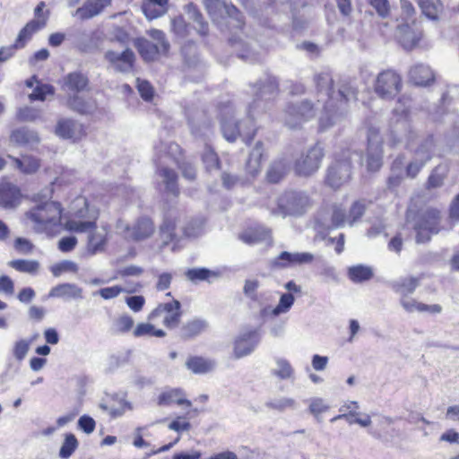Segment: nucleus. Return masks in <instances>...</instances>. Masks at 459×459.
Returning a JSON list of instances; mask_svg holds the SVG:
<instances>
[{
	"mask_svg": "<svg viewBox=\"0 0 459 459\" xmlns=\"http://www.w3.org/2000/svg\"><path fill=\"white\" fill-rule=\"evenodd\" d=\"M410 81L416 85L426 86L435 79L432 69L424 64H416L410 69Z\"/></svg>",
	"mask_w": 459,
	"mask_h": 459,
	"instance_id": "obj_31",
	"label": "nucleus"
},
{
	"mask_svg": "<svg viewBox=\"0 0 459 459\" xmlns=\"http://www.w3.org/2000/svg\"><path fill=\"white\" fill-rule=\"evenodd\" d=\"M366 205L364 201H356L353 203L350 209V212L347 218L349 225H353L359 221L365 212Z\"/></svg>",
	"mask_w": 459,
	"mask_h": 459,
	"instance_id": "obj_64",
	"label": "nucleus"
},
{
	"mask_svg": "<svg viewBox=\"0 0 459 459\" xmlns=\"http://www.w3.org/2000/svg\"><path fill=\"white\" fill-rule=\"evenodd\" d=\"M175 221L170 219L169 216H165L164 221L160 226V234L164 238L165 243L173 240L175 237Z\"/></svg>",
	"mask_w": 459,
	"mask_h": 459,
	"instance_id": "obj_63",
	"label": "nucleus"
},
{
	"mask_svg": "<svg viewBox=\"0 0 459 459\" xmlns=\"http://www.w3.org/2000/svg\"><path fill=\"white\" fill-rule=\"evenodd\" d=\"M310 206V200L303 192H285L278 200V208L273 212L275 214L285 216H300L306 212Z\"/></svg>",
	"mask_w": 459,
	"mask_h": 459,
	"instance_id": "obj_9",
	"label": "nucleus"
},
{
	"mask_svg": "<svg viewBox=\"0 0 459 459\" xmlns=\"http://www.w3.org/2000/svg\"><path fill=\"white\" fill-rule=\"evenodd\" d=\"M278 86L276 78L271 75H266L264 80L253 85L255 99L248 106L247 117L244 121L237 122L234 119L235 110L231 103L221 107V129L228 142H235L238 136H240L246 144L252 142L256 132L255 117L265 111L270 101L274 100L278 93Z\"/></svg>",
	"mask_w": 459,
	"mask_h": 459,
	"instance_id": "obj_2",
	"label": "nucleus"
},
{
	"mask_svg": "<svg viewBox=\"0 0 459 459\" xmlns=\"http://www.w3.org/2000/svg\"><path fill=\"white\" fill-rule=\"evenodd\" d=\"M273 376L281 380L294 378L295 370L289 360L283 358L275 359V367L271 370Z\"/></svg>",
	"mask_w": 459,
	"mask_h": 459,
	"instance_id": "obj_44",
	"label": "nucleus"
},
{
	"mask_svg": "<svg viewBox=\"0 0 459 459\" xmlns=\"http://www.w3.org/2000/svg\"><path fill=\"white\" fill-rule=\"evenodd\" d=\"M314 82L317 94V103H322L323 114L319 117V130L325 131L333 126L329 122L330 115L335 107V91L333 89V77L329 72L315 75Z\"/></svg>",
	"mask_w": 459,
	"mask_h": 459,
	"instance_id": "obj_5",
	"label": "nucleus"
},
{
	"mask_svg": "<svg viewBox=\"0 0 459 459\" xmlns=\"http://www.w3.org/2000/svg\"><path fill=\"white\" fill-rule=\"evenodd\" d=\"M440 220V212L430 208L426 210L419 218L414 229L417 232L416 240L418 243H424L430 239L432 234L439 231L438 224Z\"/></svg>",
	"mask_w": 459,
	"mask_h": 459,
	"instance_id": "obj_16",
	"label": "nucleus"
},
{
	"mask_svg": "<svg viewBox=\"0 0 459 459\" xmlns=\"http://www.w3.org/2000/svg\"><path fill=\"white\" fill-rule=\"evenodd\" d=\"M67 105L71 109L82 115L93 114L97 109L96 101L92 98L83 99L79 95L68 97Z\"/></svg>",
	"mask_w": 459,
	"mask_h": 459,
	"instance_id": "obj_33",
	"label": "nucleus"
},
{
	"mask_svg": "<svg viewBox=\"0 0 459 459\" xmlns=\"http://www.w3.org/2000/svg\"><path fill=\"white\" fill-rule=\"evenodd\" d=\"M348 216L345 210L340 205H333L330 218L325 212H320L316 218V224L323 230H333L343 227Z\"/></svg>",
	"mask_w": 459,
	"mask_h": 459,
	"instance_id": "obj_22",
	"label": "nucleus"
},
{
	"mask_svg": "<svg viewBox=\"0 0 459 459\" xmlns=\"http://www.w3.org/2000/svg\"><path fill=\"white\" fill-rule=\"evenodd\" d=\"M372 415L377 418L376 426L368 429V434L373 438L382 442H389L395 436L399 435V430L394 428L389 429L395 421V418H392L377 412H372Z\"/></svg>",
	"mask_w": 459,
	"mask_h": 459,
	"instance_id": "obj_19",
	"label": "nucleus"
},
{
	"mask_svg": "<svg viewBox=\"0 0 459 459\" xmlns=\"http://www.w3.org/2000/svg\"><path fill=\"white\" fill-rule=\"evenodd\" d=\"M260 281L257 279H247L243 286L244 295L254 302L258 301V289Z\"/></svg>",
	"mask_w": 459,
	"mask_h": 459,
	"instance_id": "obj_59",
	"label": "nucleus"
},
{
	"mask_svg": "<svg viewBox=\"0 0 459 459\" xmlns=\"http://www.w3.org/2000/svg\"><path fill=\"white\" fill-rule=\"evenodd\" d=\"M188 117V123L191 128L192 134L195 138H203L209 135L211 133V123L204 118V114L200 112L197 114L196 117Z\"/></svg>",
	"mask_w": 459,
	"mask_h": 459,
	"instance_id": "obj_38",
	"label": "nucleus"
},
{
	"mask_svg": "<svg viewBox=\"0 0 459 459\" xmlns=\"http://www.w3.org/2000/svg\"><path fill=\"white\" fill-rule=\"evenodd\" d=\"M404 159V155H399L392 163L391 175L387 180L390 189L399 186L403 179Z\"/></svg>",
	"mask_w": 459,
	"mask_h": 459,
	"instance_id": "obj_41",
	"label": "nucleus"
},
{
	"mask_svg": "<svg viewBox=\"0 0 459 459\" xmlns=\"http://www.w3.org/2000/svg\"><path fill=\"white\" fill-rule=\"evenodd\" d=\"M397 37L405 49H411L420 39V32L413 30L408 23L398 25Z\"/></svg>",
	"mask_w": 459,
	"mask_h": 459,
	"instance_id": "obj_35",
	"label": "nucleus"
},
{
	"mask_svg": "<svg viewBox=\"0 0 459 459\" xmlns=\"http://www.w3.org/2000/svg\"><path fill=\"white\" fill-rule=\"evenodd\" d=\"M402 78L393 69L380 72L374 83L376 94L383 100L394 99L402 90Z\"/></svg>",
	"mask_w": 459,
	"mask_h": 459,
	"instance_id": "obj_11",
	"label": "nucleus"
},
{
	"mask_svg": "<svg viewBox=\"0 0 459 459\" xmlns=\"http://www.w3.org/2000/svg\"><path fill=\"white\" fill-rule=\"evenodd\" d=\"M186 9L189 19L195 23V28L197 32L202 36L207 35L209 30L208 23L204 21L196 5L191 3L186 5Z\"/></svg>",
	"mask_w": 459,
	"mask_h": 459,
	"instance_id": "obj_46",
	"label": "nucleus"
},
{
	"mask_svg": "<svg viewBox=\"0 0 459 459\" xmlns=\"http://www.w3.org/2000/svg\"><path fill=\"white\" fill-rule=\"evenodd\" d=\"M447 171L448 169L446 165L440 164L437 166L429 177L427 183L428 188H436L442 186Z\"/></svg>",
	"mask_w": 459,
	"mask_h": 459,
	"instance_id": "obj_52",
	"label": "nucleus"
},
{
	"mask_svg": "<svg viewBox=\"0 0 459 459\" xmlns=\"http://www.w3.org/2000/svg\"><path fill=\"white\" fill-rule=\"evenodd\" d=\"M422 13L430 20H436L442 11V4L439 0H416Z\"/></svg>",
	"mask_w": 459,
	"mask_h": 459,
	"instance_id": "obj_48",
	"label": "nucleus"
},
{
	"mask_svg": "<svg viewBox=\"0 0 459 459\" xmlns=\"http://www.w3.org/2000/svg\"><path fill=\"white\" fill-rule=\"evenodd\" d=\"M33 339L17 340L12 348V355L18 363H21L27 356Z\"/></svg>",
	"mask_w": 459,
	"mask_h": 459,
	"instance_id": "obj_50",
	"label": "nucleus"
},
{
	"mask_svg": "<svg viewBox=\"0 0 459 459\" xmlns=\"http://www.w3.org/2000/svg\"><path fill=\"white\" fill-rule=\"evenodd\" d=\"M204 221L196 218L190 221L184 228V234L188 238H196L204 232Z\"/></svg>",
	"mask_w": 459,
	"mask_h": 459,
	"instance_id": "obj_58",
	"label": "nucleus"
},
{
	"mask_svg": "<svg viewBox=\"0 0 459 459\" xmlns=\"http://www.w3.org/2000/svg\"><path fill=\"white\" fill-rule=\"evenodd\" d=\"M56 134L63 138L77 142L86 135L84 126L73 119H63L57 123Z\"/></svg>",
	"mask_w": 459,
	"mask_h": 459,
	"instance_id": "obj_24",
	"label": "nucleus"
},
{
	"mask_svg": "<svg viewBox=\"0 0 459 459\" xmlns=\"http://www.w3.org/2000/svg\"><path fill=\"white\" fill-rule=\"evenodd\" d=\"M420 278L414 276L400 277L389 283L391 289L400 295V298L412 294L420 285Z\"/></svg>",
	"mask_w": 459,
	"mask_h": 459,
	"instance_id": "obj_28",
	"label": "nucleus"
},
{
	"mask_svg": "<svg viewBox=\"0 0 459 459\" xmlns=\"http://www.w3.org/2000/svg\"><path fill=\"white\" fill-rule=\"evenodd\" d=\"M8 265L20 273L35 275L38 273L40 264L36 260L15 259L8 263Z\"/></svg>",
	"mask_w": 459,
	"mask_h": 459,
	"instance_id": "obj_47",
	"label": "nucleus"
},
{
	"mask_svg": "<svg viewBox=\"0 0 459 459\" xmlns=\"http://www.w3.org/2000/svg\"><path fill=\"white\" fill-rule=\"evenodd\" d=\"M240 240L244 243L253 246L271 240L270 230L264 227H255L245 230L239 235Z\"/></svg>",
	"mask_w": 459,
	"mask_h": 459,
	"instance_id": "obj_34",
	"label": "nucleus"
},
{
	"mask_svg": "<svg viewBox=\"0 0 459 459\" xmlns=\"http://www.w3.org/2000/svg\"><path fill=\"white\" fill-rule=\"evenodd\" d=\"M207 327L208 323L206 320L202 318H193L186 322L181 326L179 334L182 339H192L204 332Z\"/></svg>",
	"mask_w": 459,
	"mask_h": 459,
	"instance_id": "obj_37",
	"label": "nucleus"
},
{
	"mask_svg": "<svg viewBox=\"0 0 459 459\" xmlns=\"http://www.w3.org/2000/svg\"><path fill=\"white\" fill-rule=\"evenodd\" d=\"M74 219L65 223V229L71 232L87 233V242L82 254L84 257H91L105 251L108 241L109 229L107 225L97 227L98 211L89 205L86 198L77 197L73 203Z\"/></svg>",
	"mask_w": 459,
	"mask_h": 459,
	"instance_id": "obj_4",
	"label": "nucleus"
},
{
	"mask_svg": "<svg viewBox=\"0 0 459 459\" xmlns=\"http://www.w3.org/2000/svg\"><path fill=\"white\" fill-rule=\"evenodd\" d=\"M358 89L354 81L343 79L335 91V107L330 115L329 122L334 125L343 115L348 102L357 100Z\"/></svg>",
	"mask_w": 459,
	"mask_h": 459,
	"instance_id": "obj_14",
	"label": "nucleus"
},
{
	"mask_svg": "<svg viewBox=\"0 0 459 459\" xmlns=\"http://www.w3.org/2000/svg\"><path fill=\"white\" fill-rule=\"evenodd\" d=\"M314 255L309 252L290 253L282 251L272 261V267L276 269L309 264L314 261Z\"/></svg>",
	"mask_w": 459,
	"mask_h": 459,
	"instance_id": "obj_21",
	"label": "nucleus"
},
{
	"mask_svg": "<svg viewBox=\"0 0 459 459\" xmlns=\"http://www.w3.org/2000/svg\"><path fill=\"white\" fill-rule=\"evenodd\" d=\"M88 76L82 72L74 71L67 74L62 80L61 88L70 97L78 95L88 89Z\"/></svg>",
	"mask_w": 459,
	"mask_h": 459,
	"instance_id": "obj_23",
	"label": "nucleus"
},
{
	"mask_svg": "<svg viewBox=\"0 0 459 459\" xmlns=\"http://www.w3.org/2000/svg\"><path fill=\"white\" fill-rule=\"evenodd\" d=\"M61 204L57 202H46L26 212V217L34 224L37 232H44L60 223Z\"/></svg>",
	"mask_w": 459,
	"mask_h": 459,
	"instance_id": "obj_7",
	"label": "nucleus"
},
{
	"mask_svg": "<svg viewBox=\"0 0 459 459\" xmlns=\"http://www.w3.org/2000/svg\"><path fill=\"white\" fill-rule=\"evenodd\" d=\"M105 58L116 70L122 73H128L133 69L135 55L130 48H126L121 53L108 50L105 53Z\"/></svg>",
	"mask_w": 459,
	"mask_h": 459,
	"instance_id": "obj_25",
	"label": "nucleus"
},
{
	"mask_svg": "<svg viewBox=\"0 0 459 459\" xmlns=\"http://www.w3.org/2000/svg\"><path fill=\"white\" fill-rule=\"evenodd\" d=\"M374 275L373 269L365 264H357L349 267L348 277L355 283L369 281Z\"/></svg>",
	"mask_w": 459,
	"mask_h": 459,
	"instance_id": "obj_45",
	"label": "nucleus"
},
{
	"mask_svg": "<svg viewBox=\"0 0 459 459\" xmlns=\"http://www.w3.org/2000/svg\"><path fill=\"white\" fill-rule=\"evenodd\" d=\"M158 174L165 185V190L168 194L178 196L179 193L178 186V175L175 170L167 167L159 166Z\"/></svg>",
	"mask_w": 459,
	"mask_h": 459,
	"instance_id": "obj_39",
	"label": "nucleus"
},
{
	"mask_svg": "<svg viewBox=\"0 0 459 459\" xmlns=\"http://www.w3.org/2000/svg\"><path fill=\"white\" fill-rule=\"evenodd\" d=\"M352 156H356L361 160V155L359 152H351L350 150L343 151L340 157L335 156L333 162L327 169L325 178L326 184L332 188H339L350 180Z\"/></svg>",
	"mask_w": 459,
	"mask_h": 459,
	"instance_id": "obj_8",
	"label": "nucleus"
},
{
	"mask_svg": "<svg viewBox=\"0 0 459 459\" xmlns=\"http://www.w3.org/2000/svg\"><path fill=\"white\" fill-rule=\"evenodd\" d=\"M295 302L294 296L290 292L282 293L280 297L279 303L272 310L273 316H278L288 313Z\"/></svg>",
	"mask_w": 459,
	"mask_h": 459,
	"instance_id": "obj_53",
	"label": "nucleus"
},
{
	"mask_svg": "<svg viewBox=\"0 0 459 459\" xmlns=\"http://www.w3.org/2000/svg\"><path fill=\"white\" fill-rule=\"evenodd\" d=\"M151 38H137L134 40V45L138 50L142 58L146 62L157 60L161 56H166L170 48V44L168 41L165 33L157 29H152L147 31Z\"/></svg>",
	"mask_w": 459,
	"mask_h": 459,
	"instance_id": "obj_6",
	"label": "nucleus"
},
{
	"mask_svg": "<svg viewBox=\"0 0 459 459\" xmlns=\"http://www.w3.org/2000/svg\"><path fill=\"white\" fill-rule=\"evenodd\" d=\"M180 302L173 300L171 302L160 304L152 313L149 315V320H155L157 317L161 316L163 318L162 324L169 329L176 328L180 321Z\"/></svg>",
	"mask_w": 459,
	"mask_h": 459,
	"instance_id": "obj_18",
	"label": "nucleus"
},
{
	"mask_svg": "<svg viewBox=\"0 0 459 459\" xmlns=\"http://www.w3.org/2000/svg\"><path fill=\"white\" fill-rule=\"evenodd\" d=\"M111 4V0H86L84 4L75 11V15L81 20L91 19Z\"/></svg>",
	"mask_w": 459,
	"mask_h": 459,
	"instance_id": "obj_27",
	"label": "nucleus"
},
{
	"mask_svg": "<svg viewBox=\"0 0 459 459\" xmlns=\"http://www.w3.org/2000/svg\"><path fill=\"white\" fill-rule=\"evenodd\" d=\"M202 160L207 170L219 168V158L216 152L211 148V146L207 144L205 145L202 154Z\"/></svg>",
	"mask_w": 459,
	"mask_h": 459,
	"instance_id": "obj_60",
	"label": "nucleus"
},
{
	"mask_svg": "<svg viewBox=\"0 0 459 459\" xmlns=\"http://www.w3.org/2000/svg\"><path fill=\"white\" fill-rule=\"evenodd\" d=\"M289 169L290 163L284 158L273 161L266 174L268 181L271 183H278L285 176Z\"/></svg>",
	"mask_w": 459,
	"mask_h": 459,
	"instance_id": "obj_42",
	"label": "nucleus"
},
{
	"mask_svg": "<svg viewBox=\"0 0 459 459\" xmlns=\"http://www.w3.org/2000/svg\"><path fill=\"white\" fill-rule=\"evenodd\" d=\"M134 337H143V336H155V337H164L166 333L161 329H155L153 325L150 323H141L136 325L134 329Z\"/></svg>",
	"mask_w": 459,
	"mask_h": 459,
	"instance_id": "obj_54",
	"label": "nucleus"
},
{
	"mask_svg": "<svg viewBox=\"0 0 459 459\" xmlns=\"http://www.w3.org/2000/svg\"><path fill=\"white\" fill-rule=\"evenodd\" d=\"M382 138L379 130L374 126L368 129V148L366 166L368 171H377L383 164Z\"/></svg>",
	"mask_w": 459,
	"mask_h": 459,
	"instance_id": "obj_17",
	"label": "nucleus"
},
{
	"mask_svg": "<svg viewBox=\"0 0 459 459\" xmlns=\"http://www.w3.org/2000/svg\"><path fill=\"white\" fill-rule=\"evenodd\" d=\"M182 389L175 388L161 393L158 397V404L160 406H168L174 403L178 405L191 406V402L185 399Z\"/></svg>",
	"mask_w": 459,
	"mask_h": 459,
	"instance_id": "obj_40",
	"label": "nucleus"
},
{
	"mask_svg": "<svg viewBox=\"0 0 459 459\" xmlns=\"http://www.w3.org/2000/svg\"><path fill=\"white\" fill-rule=\"evenodd\" d=\"M10 142L17 146H27L39 143V137L36 131L22 126L12 131Z\"/></svg>",
	"mask_w": 459,
	"mask_h": 459,
	"instance_id": "obj_29",
	"label": "nucleus"
},
{
	"mask_svg": "<svg viewBox=\"0 0 459 459\" xmlns=\"http://www.w3.org/2000/svg\"><path fill=\"white\" fill-rule=\"evenodd\" d=\"M411 100L407 96L398 99L393 110L394 123L391 126L387 144L395 148L403 144L404 148L412 153V160L403 168L407 178H414L431 160L433 155L441 156L445 152L455 151L459 153V134H453L446 138V151H440L435 143L433 135L420 137L414 129L411 118Z\"/></svg>",
	"mask_w": 459,
	"mask_h": 459,
	"instance_id": "obj_1",
	"label": "nucleus"
},
{
	"mask_svg": "<svg viewBox=\"0 0 459 459\" xmlns=\"http://www.w3.org/2000/svg\"><path fill=\"white\" fill-rule=\"evenodd\" d=\"M7 157L13 160L17 169L26 175L36 173L41 165L39 158L30 154L22 155L21 158H16L12 155H8Z\"/></svg>",
	"mask_w": 459,
	"mask_h": 459,
	"instance_id": "obj_32",
	"label": "nucleus"
},
{
	"mask_svg": "<svg viewBox=\"0 0 459 459\" xmlns=\"http://www.w3.org/2000/svg\"><path fill=\"white\" fill-rule=\"evenodd\" d=\"M167 4L162 3H156L155 1L146 0L143 4V12L146 18L153 20L160 17L167 12Z\"/></svg>",
	"mask_w": 459,
	"mask_h": 459,
	"instance_id": "obj_49",
	"label": "nucleus"
},
{
	"mask_svg": "<svg viewBox=\"0 0 459 459\" xmlns=\"http://www.w3.org/2000/svg\"><path fill=\"white\" fill-rule=\"evenodd\" d=\"M54 93L55 88L51 84L39 82L33 91L29 95V99L31 101H44L47 95H54Z\"/></svg>",
	"mask_w": 459,
	"mask_h": 459,
	"instance_id": "obj_56",
	"label": "nucleus"
},
{
	"mask_svg": "<svg viewBox=\"0 0 459 459\" xmlns=\"http://www.w3.org/2000/svg\"><path fill=\"white\" fill-rule=\"evenodd\" d=\"M78 270L77 264L71 260H64L50 267V271L55 277H59L64 273H77Z\"/></svg>",
	"mask_w": 459,
	"mask_h": 459,
	"instance_id": "obj_57",
	"label": "nucleus"
},
{
	"mask_svg": "<svg viewBox=\"0 0 459 459\" xmlns=\"http://www.w3.org/2000/svg\"><path fill=\"white\" fill-rule=\"evenodd\" d=\"M330 406L325 402L324 399L316 397L309 400V412L320 421V414L328 411Z\"/></svg>",
	"mask_w": 459,
	"mask_h": 459,
	"instance_id": "obj_62",
	"label": "nucleus"
},
{
	"mask_svg": "<svg viewBox=\"0 0 459 459\" xmlns=\"http://www.w3.org/2000/svg\"><path fill=\"white\" fill-rule=\"evenodd\" d=\"M78 446V441L75 436L72 433H68L65 437V440L59 450V456L62 459H68Z\"/></svg>",
	"mask_w": 459,
	"mask_h": 459,
	"instance_id": "obj_55",
	"label": "nucleus"
},
{
	"mask_svg": "<svg viewBox=\"0 0 459 459\" xmlns=\"http://www.w3.org/2000/svg\"><path fill=\"white\" fill-rule=\"evenodd\" d=\"M265 405L270 409L282 411L288 408H294L296 402L294 399L290 397H281L268 401Z\"/></svg>",
	"mask_w": 459,
	"mask_h": 459,
	"instance_id": "obj_61",
	"label": "nucleus"
},
{
	"mask_svg": "<svg viewBox=\"0 0 459 459\" xmlns=\"http://www.w3.org/2000/svg\"><path fill=\"white\" fill-rule=\"evenodd\" d=\"M117 229L124 234L126 238L132 239L134 241L146 239L150 238L155 230L152 221L146 216L138 218L133 226H130L123 220H118L117 222Z\"/></svg>",
	"mask_w": 459,
	"mask_h": 459,
	"instance_id": "obj_15",
	"label": "nucleus"
},
{
	"mask_svg": "<svg viewBox=\"0 0 459 459\" xmlns=\"http://www.w3.org/2000/svg\"><path fill=\"white\" fill-rule=\"evenodd\" d=\"M158 160L165 157L171 158L182 171V175L188 180L195 178V169L189 163L183 161L181 159V148L176 143H160L154 147Z\"/></svg>",
	"mask_w": 459,
	"mask_h": 459,
	"instance_id": "obj_12",
	"label": "nucleus"
},
{
	"mask_svg": "<svg viewBox=\"0 0 459 459\" xmlns=\"http://www.w3.org/2000/svg\"><path fill=\"white\" fill-rule=\"evenodd\" d=\"M21 189L10 182L0 183V206L4 209H15L22 202Z\"/></svg>",
	"mask_w": 459,
	"mask_h": 459,
	"instance_id": "obj_26",
	"label": "nucleus"
},
{
	"mask_svg": "<svg viewBox=\"0 0 459 459\" xmlns=\"http://www.w3.org/2000/svg\"><path fill=\"white\" fill-rule=\"evenodd\" d=\"M318 106L317 104L316 107L307 100L288 105L284 116L285 125L291 129L299 127L303 123L315 117Z\"/></svg>",
	"mask_w": 459,
	"mask_h": 459,
	"instance_id": "obj_10",
	"label": "nucleus"
},
{
	"mask_svg": "<svg viewBox=\"0 0 459 459\" xmlns=\"http://www.w3.org/2000/svg\"><path fill=\"white\" fill-rule=\"evenodd\" d=\"M48 297L65 299H82L83 298L82 289L74 283H61L50 290Z\"/></svg>",
	"mask_w": 459,
	"mask_h": 459,
	"instance_id": "obj_30",
	"label": "nucleus"
},
{
	"mask_svg": "<svg viewBox=\"0 0 459 459\" xmlns=\"http://www.w3.org/2000/svg\"><path fill=\"white\" fill-rule=\"evenodd\" d=\"M261 336L258 330H249L241 333L234 342V356L240 359L251 354L260 342Z\"/></svg>",
	"mask_w": 459,
	"mask_h": 459,
	"instance_id": "obj_20",
	"label": "nucleus"
},
{
	"mask_svg": "<svg viewBox=\"0 0 459 459\" xmlns=\"http://www.w3.org/2000/svg\"><path fill=\"white\" fill-rule=\"evenodd\" d=\"M325 156L324 148L317 143L295 161L294 169L299 176H310L316 172Z\"/></svg>",
	"mask_w": 459,
	"mask_h": 459,
	"instance_id": "obj_13",
	"label": "nucleus"
},
{
	"mask_svg": "<svg viewBox=\"0 0 459 459\" xmlns=\"http://www.w3.org/2000/svg\"><path fill=\"white\" fill-rule=\"evenodd\" d=\"M186 276L189 281L197 282L201 281H210L212 277H218L219 273L207 268H193L186 271Z\"/></svg>",
	"mask_w": 459,
	"mask_h": 459,
	"instance_id": "obj_51",
	"label": "nucleus"
},
{
	"mask_svg": "<svg viewBox=\"0 0 459 459\" xmlns=\"http://www.w3.org/2000/svg\"><path fill=\"white\" fill-rule=\"evenodd\" d=\"M204 6L212 22L221 30H230V42L237 51L238 56L255 63L261 60L263 52L255 49L257 40L249 37L246 31L245 22L238 9L224 0H204Z\"/></svg>",
	"mask_w": 459,
	"mask_h": 459,
	"instance_id": "obj_3",
	"label": "nucleus"
},
{
	"mask_svg": "<svg viewBox=\"0 0 459 459\" xmlns=\"http://www.w3.org/2000/svg\"><path fill=\"white\" fill-rule=\"evenodd\" d=\"M187 368L195 374H205L212 371L215 362L202 357H191L186 363Z\"/></svg>",
	"mask_w": 459,
	"mask_h": 459,
	"instance_id": "obj_43",
	"label": "nucleus"
},
{
	"mask_svg": "<svg viewBox=\"0 0 459 459\" xmlns=\"http://www.w3.org/2000/svg\"><path fill=\"white\" fill-rule=\"evenodd\" d=\"M46 25V20H31L19 32L15 44L16 47L23 48L27 42L30 40L34 33L44 28Z\"/></svg>",
	"mask_w": 459,
	"mask_h": 459,
	"instance_id": "obj_36",
	"label": "nucleus"
}]
</instances>
